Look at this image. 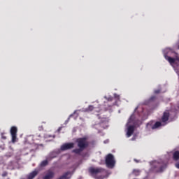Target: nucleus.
Segmentation results:
<instances>
[{
  "mask_svg": "<svg viewBox=\"0 0 179 179\" xmlns=\"http://www.w3.org/2000/svg\"><path fill=\"white\" fill-rule=\"evenodd\" d=\"M164 58L173 66L178 75L179 76V55L177 52H174L171 48H166L164 51Z\"/></svg>",
  "mask_w": 179,
  "mask_h": 179,
  "instance_id": "nucleus-1",
  "label": "nucleus"
},
{
  "mask_svg": "<svg viewBox=\"0 0 179 179\" xmlns=\"http://www.w3.org/2000/svg\"><path fill=\"white\" fill-rule=\"evenodd\" d=\"M106 164L109 169H113L115 166V159H114V155L112 154H108L106 157Z\"/></svg>",
  "mask_w": 179,
  "mask_h": 179,
  "instance_id": "nucleus-2",
  "label": "nucleus"
},
{
  "mask_svg": "<svg viewBox=\"0 0 179 179\" xmlns=\"http://www.w3.org/2000/svg\"><path fill=\"white\" fill-rule=\"evenodd\" d=\"M152 166L154 167V171L157 173L159 171H163V169H166V165L163 162H154Z\"/></svg>",
  "mask_w": 179,
  "mask_h": 179,
  "instance_id": "nucleus-3",
  "label": "nucleus"
},
{
  "mask_svg": "<svg viewBox=\"0 0 179 179\" xmlns=\"http://www.w3.org/2000/svg\"><path fill=\"white\" fill-rule=\"evenodd\" d=\"M76 142L78 148L83 150L86 149V147L89 145V143L87 142V139H86V138H78L77 139Z\"/></svg>",
  "mask_w": 179,
  "mask_h": 179,
  "instance_id": "nucleus-4",
  "label": "nucleus"
},
{
  "mask_svg": "<svg viewBox=\"0 0 179 179\" xmlns=\"http://www.w3.org/2000/svg\"><path fill=\"white\" fill-rule=\"evenodd\" d=\"M89 172L90 173L91 176H92V177H95V178H97L96 176H99V174L103 173V169L91 167L89 169Z\"/></svg>",
  "mask_w": 179,
  "mask_h": 179,
  "instance_id": "nucleus-5",
  "label": "nucleus"
},
{
  "mask_svg": "<svg viewBox=\"0 0 179 179\" xmlns=\"http://www.w3.org/2000/svg\"><path fill=\"white\" fill-rule=\"evenodd\" d=\"M16 134H17V127H16L15 126H13L10 129V134L12 136L13 143H15V142H16Z\"/></svg>",
  "mask_w": 179,
  "mask_h": 179,
  "instance_id": "nucleus-6",
  "label": "nucleus"
},
{
  "mask_svg": "<svg viewBox=\"0 0 179 179\" xmlns=\"http://www.w3.org/2000/svg\"><path fill=\"white\" fill-rule=\"evenodd\" d=\"M169 117H170V111L166 110L162 117V122L163 125H166V124H167V122L169 121Z\"/></svg>",
  "mask_w": 179,
  "mask_h": 179,
  "instance_id": "nucleus-7",
  "label": "nucleus"
},
{
  "mask_svg": "<svg viewBox=\"0 0 179 179\" xmlns=\"http://www.w3.org/2000/svg\"><path fill=\"white\" fill-rule=\"evenodd\" d=\"M75 146L73 143H65L61 147L62 150H68L69 149H72Z\"/></svg>",
  "mask_w": 179,
  "mask_h": 179,
  "instance_id": "nucleus-8",
  "label": "nucleus"
},
{
  "mask_svg": "<svg viewBox=\"0 0 179 179\" xmlns=\"http://www.w3.org/2000/svg\"><path fill=\"white\" fill-rule=\"evenodd\" d=\"M134 131H135V127L134 126H129L127 128V138H129V136H131L134 134Z\"/></svg>",
  "mask_w": 179,
  "mask_h": 179,
  "instance_id": "nucleus-9",
  "label": "nucleus"
},
{
  "mask_svg": "<svg viewBox=\"0 0 179 179\" xmlns=\"http://www.w3.org/2000/svg\"><path fill=\"white\" fill-rule=\"evenodd\" d=\"M52 177H54V172H52V171H48V173L43 179H51Z\"/></svg>",
  "mask_w": 179,
  "mask_h": 179,
  "instance_id": "nucleus-10",
  "label": "nucleus"
},
{
  "mask_svg": "<svg viewBox=\"0 0 179 179\" xmlns=\"http://www.w3.org/2000/svg\"><path fill=\"white\" fill-rule=\"evenodd\" d=\"M163 122H157L152 127V129H156V128H159V127L164 126Z\"/></svg>",
  "mask_w": 179,
  "mask_h": 179,
  "instance_id": "nucleus-11",
  "label": "nucleus"
},
{
  "mask_svg": "<svg viewBox=\"0 0 179 179\" xmlns=\"http://www.w3.org/2000/svg\"><path fill=\"white\" fill-rule=\"evenodd\" d=\"M37 174H38V172H37V171H34L29 175L28 179H33Z\"/></svg>",
  "mask_w": 179,
  "mask_h": 179,
  "instance_id": "nucleus-12",
  "label": "nucleus"
},
{
  "mask_svg": "<svg viewBox=\"0 0 179 179\" xmlns=\"http://www.w3.org/2000/svg\"><path fill=\"white\" fill-rule=\"evenodd\" d=\"M83 148H79L78 149H75L73 150L74 153H76V155H80V153H82L83 152Z\"/></svg>",
  "mask_w": 179,
  "mask_h": 179,
  "instance_id": "nucleus-13",
  "label": "nucleus"
},
{
  "mask_svg": "<svg viewBox=\"0 0 179 179\" xmlns=\"http://www.w3.org/2000/svg\"><path fill=\"white\" fill-rule=\"evenodd\" d=\"M173 159H174V160H178V159H179V151H176L173 153Z\"/></svg>",
  "mask_w": 179,
  "mask_h": 179,
  "instance_id": "nucleus-14",
  "label": "nucleus"
},
{
  "mask_svg": "<svg viewBox=\"0 0 179 179\" xmlns=\"http://www.w3.org/2000/svg\"><path fill=\"white\" fill-rule=\"evenodd\" d=\"M133 174H134V176H139L141 174V171L138 169H134L133 171Z\"/></svg>",
  "mask_w": 179,
  "mask_h": 179,
  "instance_id": "nucleus-15",
  "label": "nucleus"
},
{
  "mask_svg": "<svg viewBox=\"0 0 179 179\" xmlns=\"http://www.w3.org/2000/svg\"><path fill=\"white\" fill-rule=\"evenodd\" d=\"M100 126L103 127V128H107V127H108V123L107 122H106L104 123H101Z\"/></svg>",
  "mask_w": 179,
  "mask_h": 179,
  "instance_id": "nucleus-16",
  "label": "nucleus"
},
{
  "mask_svg": "<svg viewBox=\"0 0 179 179\" xmlns=\"http://www.w3.org/2000/svg\"><path fill=\"white\" fill-rule=\"evenodd\" d=\"M47 164H48V161L45 160V161H43V162H41V166L42 167H44V166H47Z\"/></svg>",
  "mask_w": 179,
  "mask_h": 179,
  "instance_id": "nucleus-17",
  "label": "nucleus"
},
{
  "mask_svg": "<svg viewBox=\"0 0 179 179\" xmlns=\"http://www.w3.org/2000/svg\"><path fill=\"white\" fill-rule=\"evenodd\" d=\"M93 108H94L93 106H90L88 107V110H89L90 111H92V110H93Z\"/></svg>",
  "mask_w": 179,
  "mask_h": 179,
  "instance_id": "nucleus-18",
  "label": "nucleus"
},
{
  "mask_svg": "<svg viewBox=\"0 0 179 179\" xmlns=\"http://www.w3.org/2000/svg\"><path fill=\"white\" fill-rule=\"evenodd\" d=\"M176 167H177V169H179V163L176 164Z\"/></svg>",
  "mask_w": 179,
  "mask_h": 179,
  "instance_id": "nucleus-19",
  "label": "nucleus"
},
{
  "mask_svg": "<svg viewBox=\"0 0 179 179\" xmlns=\"http://www.w3.org/2000/svg\"><path fill=\"white\" fill-rule=\"evenodd\" d=\"M97 179H103L102 177L96 178Z\"/></svg>",
  "mask_w": 179,
  "mask_h": 179,
  "instance_id": "nucleus-20",
  "label": "nucleus"
},
{
  "mask_svg": "<svg viewBox=\"0 0 179 179\" xmlns=\"http://www.w3.org/2000/svg\"><path fill=\"white\" fill-rule=\"evenodd\" d=\"M135 162H136L138 163V161L136 159H135Z\"/></svg>",
  "mask_w": 179,
  "mask_h": 179,
  "instance_id": "nucleus-21",
  "label": "nucleus"
}]
</instances>
